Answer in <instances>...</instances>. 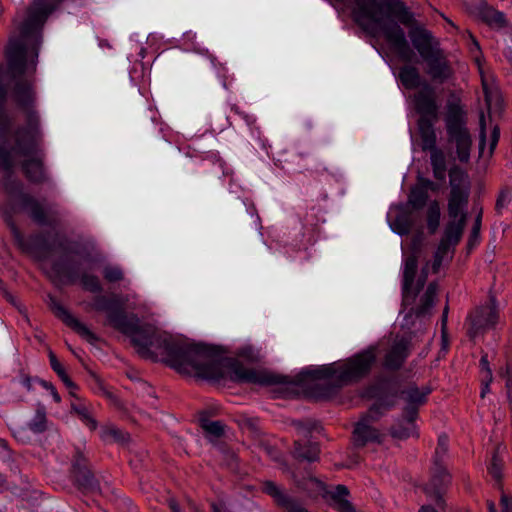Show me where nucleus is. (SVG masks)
Listing matches in <instances>:
<instances>
[{
    "instance_id": "9b49d317",
    "label": "nucleus",
    "mask_w": 512,
    "mask_h": 512,
    "mask_svg": "<svg viewBox=\"0 0 512 512\" xmlns=\"http://www.w3.org/2000/svg\"><path fill=\"white\" fill-rule=\"evenodd\" d=\"M469 335L477 336L482 330L493 327L498 321V311L494 303L482 306L469 316Z\"/></svg>"
},
{
    "instance_id": "4c0bfd02",
    "label": "nucleus",
    "mask_w": 512,
    "mask_h": 512,
    "mask_svg": "<svg viewBox=\"0 0 512 512\" xmlns=\"http://www.w3.org/2000/svg\"><path fill=\"white\" fill-rule=\"evenodd\" d=\"M103 276L108 282H118L123 279V272L118 266L108 265L104 267Z\"/></svg>"
},
{
    "instance_id": "bf43d9fd",
    "label": "nucleus",
    "mask_w": 512,
    "mask_h": 512,
    "mask_svg": "<svg viewBox=\"0 0 512 512\" xmlns=\"http://www.w3.org/2000/svg\"><path fill=\"white\" fill-rule=\"evenodd\" d=\"M168 505H169V507L171 508V510L173 512H179L180 511L179 505H178V503L176 502L175 499H173V498L169 499Z\"/></svg>"
},
{
    "instance_id": "5fc2aeb1",
    "label": "nucleus",
    "mask_w": 512,
    "mask_h": 512,
    "mask_svg": "<svg viewBox=\"0 0 512 512\" xmlns=\"http://www.w3.org/2000/svg\"><path fill=\"white\" fill-rule=\"evenodd\" d=\"M501 505L503 512L512 511V498L508 497L507 495H502Z\"/></svg>"
},
{
    "instance_id": "f257e3e1",
    "label": "nucleus",
    "mask_w": 512,
    "mask_h": 512,
    "mask_svg": "<svg viewBox=\"0 0 512 512\" xmlns=\"http://www.w3.org/2000/svg\"><path fill=\"white\" fill-rule=\"evenodd\" d=\"M93 307L107 312L110 325L130 337L141 357L163 360L179 373L207 380L229 379L262 386L281 382L279 376L265 370L248 369L237 361L221 357L212 347L188 340H175L158 333L151 325H140L136 315L128 316L122 309L115 308L105 296H97Z\"/></svg>"
},
{
    "instance_id": "473e14b6",
    "label": "nucleus",
    "mask_w": 512,
    "mask_h": 512,
    "mask_svg": "<svg viewBox=\"0 0 512 512\" xmlns=\"http://www.w3.org/2000/svg\"><path fill=\"white\" fill-rule=\"evenodd\" d=\"M29 429L34 433H42L47 429V418L43 408L38 409L33 419L28 424Z\"/></svg>"
},
{
    "instance_id": "423d86ee",
    "label": "nucleus",
    "mask_w": 512,
    "mask_h": 512,
    "mask_svg": "<svg viewBox=\"0 0 512 512\" xmlns=\"http://www.w3.org/2000/svg\"><path fill=\"white\" fill-rule=\"evenodd\" d=\"M11 167L12 161L9 153L0 150V172L2 174L0 183L11 202V209L15 210L19 206L27 210L34 221L39 224H45L46 214L44 208L37 200L22 192L21 182L16 181L10 174Z\"/></svg>"
},
{
    "instance_id": "a19ab883",
    "label": "nucleus",
    "mask_w": 512,
    "mask_h": 512,
    "mask_svg": "<svg viewBox=\"0 0 512 512\" xmlns=\"http://www.w3.org/2000/svg\"><path fill=\"white\" fill-rule=\"evenodd\" d=\"M394 229L395 231L400 234V235H404V234H407L409 233L410 231V224L408 222V220L406 219L405 216L401 215V216H398L395 221H394Z\"/></svg>"
},
{
    "instance_id": "2eb2a0df",
    "label": "nucleus",
    "mask_w": 512,
    "mask_h": 512,
    "mask_svg": "<svg viewBox=\"0 0 512 512\" xmlns=\"http://www.w3.org/2000/svg\"><path fill=\"white\" fill-rule=\"evenodd\" d=\"M410 344V337L396 336L385 356V367L388 369H398L409 355L411 347Z\"/></svg>"
},
{
    "instance_id": "49530a36",
    "label": "nucleus",
    "mask_w": 512,
    "mask_h": 512,
    "mask_svg": "<svg viewBox=\"0 0 512 512\" xmlns=\"http://www.w3.org/2000/svg\"><path fill=\"white\" fill-rule=\"evenodd\" d=\"M469 38H470V52L474 55L475 60L479 62V55H480V46L475 37L468 32Z\"/></svg>"
},
{
    "instance_id": "b1692460",
    "label": "nucleus",
    "mask_w": 512,
    "mask_h": 512,
    "mask_svg": "<svg viewBox=\"0 0 512 512\" xmlns=\"http://www.w3.org/2000/svg\"><path fill=\"white\" fill-rule=\"evenodd\" d=\"M295 456L299 459L309 462L316 461L319 455V447L316 443L305 441L301 442L300 439L295 440Z\"/></svg>"
},
{
    "instance_id": "a18cd8bd",
    "label": "nucleus",
    "mask_w": 512,
    "mask_h": 512,
    "mask_svg": "<svg viewBox=\"0 0 512 512\" xmlns=\"http://www.w3.org/2000/svg\"><path fill=\"white\" fill-rule=\"evenodd\" d=\"M488 21L491 24H495V25L501 27V26H503L505 24V16L501 12L492 11L490 13Z\"/></svg>"
},
{
    "instance_id": "4468645a",
    "label": "nucleus",
    "mask_w": 512,
    "mask_h": 512,
    "mask_svg": "<svg viewBox=\"0 0 512 512\" xmlns=\"http://www.w3.org/2000/svg\"><path fill=\"white\" fill-rule=\"evenodd\" d=\"M378 406H373L367 416L361 419L354 429V442L356 445L363 446L369 442H380L381 434L369 424L370 419L378 417Z\"/></svg>"
},
{
    "instance_id": "3c124183",
    "label": "nucleus",
    "mask_w": 512,
    "mask_h": 512,
    "mask_svg": "<svg viewBox=\"0 0 512 512\" xmlns=\"http://www.w3.org/2000/svg\"><path fill=\"white\" fill-rule=\"evenodd\" d=\"M293 426L296 429L297 435L307 437L309 434V429L300 421L293 422Z\"/></svg>"
},
{
    "instance_id": "7c9ffc66",
    "label": "nucleus",
    "mask_w": 512,
    "mask_h": 512,
    "mask_svg": "<svg viewBox=\"0 0 512 512\" xmlns=\"http://www.w3.org/2000/svg\"><path fill=\"white\" fill-rule=\"evenodd\" d=\"M440 206L437 201H432L427 211V226L430 232L433 234L437 231L440 223Z\"/></svg>"
},
{
    "instance_id": "774afa93",
    "label": "nucleus",
    "mask_w": 512,
    "mask_h": 512,
    "mask_svg": "<svg viewBox=\"0 0 512 512\" xmlns=\"http://www.w3.org/2000/svg\"><path fill=\"white\" fill-rule=\"evenodd\" d=\"M5 92L3 90H0V100L4 98Z\"/></svg>"
},
{
    "instance_id": "e433bc0d",
    "label": "nucleus",
    "mask_w": 512,
    "mask_h": 512,
    "mask_svg": "<svg viewBox=\"0 0 512 512\" xmlns=\"http://www.w3.org/2000/svg\"><path fill=\"white\" fill-rule=\"evenodd\" d=\"M202 427L208 435L216 438L220 437L224 431V426L220 421H204Z\"/></svg>"
},
{
    "instance_id": "72a5a7b5",
    "label": "nucleus",
    "mask_w": 512,
    "mask_h": 512,
    "mask_svg": "<svg viewBox=\"0 0 512 512\" xmlns=\"http://www.w3.org/2000/svg\"><path fill=\"white\" fill-rule=\"evenodd\" d=\"M427 199V192L417 186L411 190L408 202L413 208L420 209L426 204Z\"/></svg>"
},
{
    "instance_id": "de8ad7c7",
    "label": "nucleus",
    "mask_w": 512,
    "mask_h": 512,
    "mask_svg": "<svg viewBox=\"0 0 512 512\" xmlns=\"http://www.w3.org/2000/svg\"><path fill=\"white\" fill-rule=\"evenodd\" d=\"M40 384L42 385V387H44L46 390L49 391V393L51 394V396L55 402L59 403L61 401L60 395L58 394L55 387L51 383L41 380Z\"/></svg>"
},
{
    "instance_id": "864d4df0",
    "label": "nucleus",
    "mask_w": 512,
    "mask_h": 512,
    "mask_svg": "<svg viewBox=\"0 0 512 512\" xmlns=\"http://www.w3.org/2000/svg\"><path fill=\"white\" fill-rule=\"evenodd\" d=\"M11 232H12V235H13L14 240L16 241V243L21 248H24L23 237H22L20 231L16 228V226L11 225Z\"/></svg>"
},
{
    "instance_id": "09e8293b",
    "label": "nucleus",
    "mask_w": 512,
    "mask_h": 512,
    "mask_svg": "<svg viewBox=\"0 0 512 512\" xmlns=\"http://www.w3.org/2000/svg\"><path fill=\"white\" fill-rule=\"evenodd\" d=\"M499 140V130L495 126L492 130L490 141H489V151L488 154L491 155L493 153V150L495 149L497 143Z\"/></svg>"
},
{
    "instance_id": "6ab92c4d",
    "label": "nucleus",
    "mask_w": 512,
    "mask_h": 512,
    "mask_svg": "<svg viewBox=\"0 0 512 512\" xmlns=\"http://www.w3.org/2000/svg\"><path fill=\"white\" fill-rule=\"evenodd\" d=\"M480 72H482L480 70ZM482 86L485 94V101L489 113H499L502 110V97L497 87L493 85L492 79H489L481 73Z\"/></svg>"
},
{
    "instance_id": "39448f33",
    "label": "nucleus",
    "mask_w": 512,
    "mask_h": 512,
    "mask_svg": "<svg viewBox=\"0 0 512 512\" xmlns=\"http://www.w3.org/2000/svg\"><path fill=\"white\" fill-rule=\"evenodd\" d=\"M376 361V348L369 347L344 362L324 365L303 371L312 380H327L337 386L357 381L369 373Z\"/></svg>"
},
{
    "instance_id": "393cba45",
    "label": "nucleus",
    "mask_w": 512,
    "mask_h": 512,
    "mask_svg": "<svg viewBox=\"0 0 512 512\" xmlns=\"http://www.w3.org/2000/svg\"><path fill=\"white\" fill-rule=\"evenodd\" d=\"M430 160L435 179L443 181L446 178V159L444 153L437 147L429 149Z\"/></svg>"
},
{
    "instance_id": "0e129e2a",
    "label": "nucleus",
    "mask_w": 512,
    "mask_h": 512,
    "mask_svg": "<svg viewBox=\"0 0 512 512\" xmlns=\"http://www.w3.org/2000/svg\"><path fill=\"white\" fill-rule=\"evenodd\" d=\"M447 313H448V307H445L444 311H443V317H442V321L443 323L446 322V319H447Z\"/></svg>"
},
{
    "instance_id": "5701e85b",
    "label": "nucleus",
    "mask_w": 512,
    "mask_h": 512,
    "mask_svg": "<svg viewBox=\"0 0 512 512\" xmlns=\"http://www.w3.org/2000/svg\"><path fill=\"white\" fill-rule=\"evenodd\" d=\"M415 419L416 417H410L407 416L406 413H404V418L400 421H398L392 428H391V435L394 438L403 440L407 439L411 436L417 435V428L415 425Z\"/></svg>"
},
{
    "instance_id": "f3484780",
    "label": "nucleus",
    "mask_w": 512,
    "mask_h": 512,
    "mask_svg": "<svg viewBox=\"0 0 512 512\" xmlns=\"http://www.w3.org/2000/svg\"><path fill=\"white\" fill-rule=\"evenodd\" d=\"M414 48L420 56L425 59L440 50L437 44L433 43L431 34L424 29H414L409 33Z\"/></svg>"
},
{
    "instance_id": "58836bf2",
    "label": "nucleus",
    "mask_w": 512,
    "mask_h": 512,
    "mask_svg": "<svg viewBox=\"0 0 512 512\" xmlns=\"http://www.w3.org/2000/svg\"><path fill=\"white\" fill-rule=\"evenodd\" d=\"M502 469H503V462L501 459L498 458V456L495 454L493 455L491 462L488 466V471L490 475L497 481L501 480L502 478Z\"/></svg>"
},
{
    "instance_id": "0eeeda50",
    "label": "nucleus",
    "mask_w": 512,
    "mask_h": 512,
    "mask_svg": "<svg viewBox=\"0 0 512 512\" xmlns=\"http://www.w3.org/2000/svg\"><path fill=\"white\" fill-rule=\"evenodd\" d=\"M448 141L455 146L457 159L466 163L470 159L472 138L467 128V114L459 102L447 104L445 117Z\"/></svg>"
},
{
    "instance_id": "dca6fc26",
    "label": "nucleus",
    "mask_w": 512,
    "mask_h": 512,
    "mask_svg": "<svg viewBox=\"0 0 512 512\" xmlns=\"http://www.w3.org/2000/svg\"><path fill=\"white\" fill-rule=\"evenodd\" d=\"M423 60L427 63V72L433 80L443 82L451 76V68L441 50Z\"/></svg>"
},
{
    "instance_id": "9d476101",
    "label": "nucleus",
    "mask_w": 512,
    "mask_h": 512,
    "mask_svg": "<svg viewBox=\"0 0 512 512\" xmlns=\"http://www.w3.org/2000/svg\"><path fill=\"white\" fill-rule=\"evenodd\" d=\"M416 111L420 117L438 120L440 103L435 89L427 83L421 85V89L413 97Z\"/></svg>"
},
{
    "instance_id": "8fccbe9b",
    "label": "nucleus",
    "mask_w": 512,
    "mask_h": 512,
    "mask_svg": "<svg viewBox=\"0 0 512 512\" xmlns=\"http://www.w3.org/2000/svg\"><path fill=\"white\" fill-rule=\"evenodd\" d=\"M420 188L424 189L426 192L428 189L431 191H437L439 189V186L434 183L432 180L421 178L419 180Z\"/></svg>"
},
{
    "instance_id": "c756f323",
    "label": "nucleus",
    "mask_w": 512,
    "mask_h": 512,
    "mask_svg": "<svg viewBox=\"0 0 512 512\" xmlns=\"http://www.w3.org/2000/svg\"><path fill=\"white\" fill-rule=\"evenodd\" d=\"M100 437L105 442H124L127 439L120 429L111 424L101 428Z\"/></svg>"
},
{
    "instance_id": "f8f14e48",
    "label": "nucleus",
    "mask_w": 512,
    "mask_h": 512,
    "mask_svg": "<svg viewBox=\"0 0 512 512\" xmlns=\"http://www.w3.org/2000/svg\"><path fill=\"white\" fill-rule=\"evenodd\" d=\"M449 222L444 229L440 244H444L449 249H453L461 240L464 227L466 225V209H458L457 216H452L448 212Z\"/></svg>"
},
{
    "instance_id": "a211bd4d",
    "label": "nucleus",
    "mask_w": 512,
    "mask_h": 512,
    "mask_svg": "<svg viewBox=\"0 0 512 512\" xmlns=\"http://www.w3.org/2000/svg\"><path fill=\"white\" fill-rule=\"evenodd\" d=\"M430 393L428 388L419 389L416 386H411L402 391V397L406 402L404 413L410 417H417L418 407L426 401V396Z\"/></svg>"
},
{
    "instance_id": "f03ea898",
    "label": "nucleus",
    "mask_w": 512,
    "mask_h": 512,
    "mask_svg": "<svg viewBox=\"0 0 512 512\" xmlns=\"http://www.w3.org/2000/svg\"><path fill=\"white\" fill-rule=\"evenodd\" d=\"M355 22L370 36H383L398 56L410 62L414 55L404 30L395 21L397 17L408 24L410 15L400 0H353Z\"/></svg>"
},
{
    "instance_id": "4d7b16f0",
    "label": "nucleus",
    "mask_w": 512,
    "mask_h": 512,
    "mask_svg": "<svg viewBox=\"0 0 512 512\" xmlns=\"http://www.w3.org/2000/svg\"><path fill=\"white\" fill-rule=\"evenodd\" d=\"M290 512H308L299 502L291 503Z\"/></svg>"
},
{
    "instance_id": "20e7f679",
    "label": "nucleus",
    "mask_w": 512,
    "mask_h": 512,
    "mask_svg": "<svg viewBox=\"0 0 512 512\" xmlns=\"http://www.w3.org/2000/svg\"><path fill=\"white\" fill-rule=\"evenodd\" d=\"M419 249L415 246L413 253L407 257L404 261L402 271V295L403 305L408 308L411 313L416 316H425L430 314L436 297H437V284L435 282L430 283L426 290L419 295L420 290L424 287L427 278L426 265L421 272V275L415 280V275L418 266Z\"/></svg>"
},
{
    "instance_id": "bb28decb",
    "label": "nucleus",
    "mask_w": 512,
    "mask_h": 512,
    "mask_svg": "<svg viewBox=\"0 0 512 512\" xmlns=\"http://www.w3.org/2000/svg\"><path fill=\"white\" fill-rule=\"evenodd\" d=\"M263 491L272 496L276 502L284 506L290 512L291 503H298L296 500L288 497L275 483L266 481L263 484Z\"/></svg>"
},
{
    "instance_id": "c03bdc74",
    "label": "nucleus",
    "mask_w": 512,
    "mask_h": 512,
    "mask_svg": "<svg viewBox=\"0 0 512 512\" xmlns=\"http://www.w3.org/2000/svg\"><path fill=\"white\" fill-rule=\"evenodd\" d=\"M10 128V120L3 109L0 108V134L5 135Z\"/></svg>"
},
{
    "instance_id": "f704fd0d",
    "label": "nucleus",
    "mask_w": 512,
    "mask_h": 512,
    "mask_svg": "<svg viewBox=\"0 0 512 512\" xmlns=\"http://www.w3.org/2000/svg\"><path fill=\"white\" fill-rule=\"evenodd\" d=\"M81 284L84 289L90 292L99 293L102 291L100 281L95 275L83 274L81 277Z\"/></svg>"
},
{
    "instance_id": "338daca9",
    "label": "nucleus",
    "mask_w": 512,
    "mask_h": 512,
    "mask_svg": "<svg viewBox=\"0 0 512 512\" xmlns=\"http://www.w3.org/2000/svg\"><path fill=\"white\" fill-rule=\"evenodd\" d=\"M0 210L4 213V214H7L8 212L6 211V208L4 206H0Z\"/></svg>"
},
{
    "instance_id": "2f4dec72",
    "label": "nucleus",
    "mask_w": 512,
    "mask_h": 512,
    "mask_svg": "<svg viewBox=\"0 0 512 512\" xmlns=\"http://www.w3.org/2000/svg\"><path fill=\"white\" fill-rule=\"evenodd\" d=\"M49 360H50V365H51L52 369L57 373V375L63 381V383L71 390L76 389L77 388L76 385L72 382V380L66 374L63 366L58 361L57 357L55 356V354L52 351L49 352Z\"/></svg>"
},
{
    "instance_id": "1a4fd4ad",
    "label": "nucleus",
    "mask_w": 512,
    "mask_h": 512,
    "mask_svg": "<svg viewBox=\"0 0 512 512\" xmlns=\"http://www.w3.org/2000/svg\"><path fill=\"white\" fill-rule=\"evenodd\" d=\"M447 451V437H439L438 447L435 452L433 474L430 482L425 486V492L432 497L438 505L442 500V490L450 483V475L440 464V459Z\"/></svg>"
},
{
    "instance_id": "a878e982",
    "label": "nucleus",
    "mask_w": 512,
    "mask_h": 512,
    "mask_svg": "<svg viewBox=\"0 0 512 512\" xmlns=\"http://www.w3.org/2000/svg\"><path fill=\"white\" fill-rule=\"evenodd\" d=\"M16 102L21 106H28L34 100L32 84L27 80H19L14 90Z\"/></svg>"
},
{
    "instance_id": "6e6552de",
    "label": "nucleus",
    "mask_w": 512,
    "mask_h": 512,
    "mask_svg": "<svg viewBox=\"0 0 512 512\" xmlns=\"http://www.w3.org/2000/svg\"><path fill=\"white\" fill-rule=\"evenodd\" d=\"M450 197L448 200V212L457 216L458 209H466L469 198V179L467 173L459 167H452L449 171Z\"/></svg>"
},
{
    "instance_id": "c9c22d12",
    "label": "nucleus",
    "mask_w": 512,
    "mask_h": 512,
    "mask_svg": "<svg viewBox=\"0 0 512 512\" xmlns=\"http://www.w3.org/2000/svg\"><path fill=\"white\" fill-rule=\"evenodd\" d=\"M452 253V250L444 246V244H440L437 247V250L434 254V260L432 263L433 272H438L443 260Z\"/></svg>"
},
{
    "instance_id": "ea45409f",
    "label": "nucleus",
    "mask_w": 512,
    "mask_h": 512,
    "mask_svg": "<svg viewBox=\"0 0 512 512\" xmlns=\"http://www.w3.org/2000/svg\"><path fill=\"white\" fill-rule=\"evenodd\" d=\"M481 220H482V214L480 211L475 218V221H474V224H473V227L471 230V234H470V237L468 240V247L470 249L479 241Z\"/></svg>"
},
{
    "instance_id": "ddd939ff",
    "label": "nucleus",
    "mask_w": 512,
    "mask_h": 512,
    "mask_svg": "<svg viewBox=\"0 0 512 512\" xmlns=\"http://www.w3.org/2000/svg\"><path fill=\"white\" fill-rule=\"evenodd\" d=\"M50 308L59 319L67 326L71 327L86 341L93 343L97 340L95 334L83 323L77 320L69 311L61 305L56 299L50 298Z\"/></svg>"
},
{
    "instance_id": "e2e57ef3",
    "label": "nucleus",
    "mask_w": 512,
    "mask_h": 512,
    "mask_svg": "<svg viewBox=\"0 0 512 512\" xmlns=\"http://www.w3.org/2000/svg\"><path fill=\"white\" fill-rule=\"evenodd\" d=\"M419 512H436L431 506H422Z\"/></svg>"
},
{
    "instance_id": "69168bd1",
    "label": "nucleus",
    "mask_w": 512,
    "mask_h": 512,
    "mask_svg": "<svg viewBox=\"0 0 512 512\" xmlns=\"http://www.w3.org/2000/svg\"><path fill=\"white\" fill-rule=\"evenodd\" d=\"M488 508H489V511L490 512H496V507H495V504L494 503H489L488 504Z\"/></svg>"
},
{
    "instance_id": "13d9d810",
    "label": "nucleus",
    "mask_w": 512,
    "mask_h": 512,
    "mask_svg": "<svg viewBox=\"0 0 512 512\" xmlns=\"http://www.w3.org/2000/svg\"><path fill=\"white\" fill-rule=\"evenodd\" d=\"M217 162L219 164V167L222 169L223 175L224 176L230 175V170L225 167V162L221 158H218Z\"/></svg>"
},
{
    "instance_id": "cd10ccee",
    "label": "nucleus",
    "mask_w": 512,
    "mask_h": 512,
    "mask_svg": "<svg viewBox=\"0 0 512 512\" xmlns=\"http://www.w3.org/2000/svg\"><path fill=\"white\" fill-rule=\"evenodd\" d=\"M399 79L407 89H414L421 85L420 74L417 68L406 65L399 70Z\"/></svg>"
},
{
    "instance_id": "6e6d98bb",
    "label": "nucleus",
    "mask_w": 512,
    "mask_h": 512,
    "mask_svg": "<svg viewBox=\"0 0 512 512\" xmlns=\"http://www.w3.org/2000/svg\"><path fill=\"white\" fill-rule=\"evenodd\" d=\"M238 116H240L248 126L254 125L256 121L253 115L247 114L245 112H243V114H239Z\"/></svg>"
},
{
    "instance_id": "c85d7f7f",
    "label": "nucleus",
    "mask_w": 512,
    "mask_h": 512,
    "mask_svg": "<svg viewBox=\"0 0 512 512\" xmlns=\"http://www.w3.org/2000/svg\"><path fill=\"white\" fill-rule=\"evenodd\" d=\"M71 408L89 429L95 430L97 428V421L93 418L89 408L84 403L74 402L71 404Z\"/></svg>"
},
{
    "instance_id": "37998d69",
    "label": "nucleus",
    "mask_w": 512,
    "mask_h": 512,
    "mask_svg": "<svg viewBox=\"0 0 512 512\" xmlns=\"http://www.w3.org/2000/svg\"><path fill=\"white\" fill-rule=\"evenodd\" d=\"M512 199V193L509 190L502 191L497 199L496 208L498 211L507 207Z\"/></svg>"
},
{
    "instance_id": "aec40b11",
    "label": "nucleus",
    "mask_w": 512,
    "mask_h": 512,
    "mask_svg": "<svg viewBox=\"0 0 512 512\" xmlns=\"http://www.w3.org/2000/svg\"><path fill=\"white\" fill-rule=\"evenodd\" d=\"M74 476L78 486L85 492H97L99 485L90 470L84 464L77 460L74 465Z\"/></svg>"
},
{
    "instance_id": "052dcab7",
    "label": "nucleus",
    "mask_w": 512,
    "mask_h": 512,
    "mask_svg": "<svg viewBox=\"0 0 512 512\" xmlns=\"http://www.w3.org/2000/svg\"><path fill=\"white\" fill-rule=\"evenodd\" d=\"M482 381L485 383L484 387L482 388V391H481V397H484L485 394L487 393L488 391V385H489V381L487 380H484V378L482 379Z\"/></svg>"
},
{
    "instance_id": "603ef678",
    "label": "nucleus",
    "mask_w": 512,
    "mask_h": 512,
    "mask_svg": "<svg viewBox=\"0 0 512 512\" xmlns=\"http://www.w3.org/2000/svg\"><path fill=\"white\" fill-rule=\"evenodd\" d=\"M481 366H482L483 373H484V375H483L484 380L491 382L492 381V373L488 367V361H487L486 356L481 358Z\"/></svg>"
},
{
    "instance_id": "680f3d73",
    "label": "nucleus",
    "mask_w": 512,
    "mask_h": 512,
    "mask_svg": "<svg viewBox=\"0 0 512 512\" xmlns=\"http://www.w3.org/2000/svg\"><path fill=\"white\" fill-rule=\"evenodd\" d=\"M230 109L236 115L243 114V111H241L240 108L236 105H231Z\"/></svg>"
},
{
    "instance_id": "7ed1b4c3",
    "label": "nucleus",
    "mask_w": 512,
    "mask_h": 512,
    "mask_svg": "<svg viewBox=\"0 0 512 512\" xmlns=\"http://www.w3.org/2000/svg\"><path fill=\"white\" fill-rule=\"evenodd\" d=\"M42 134L39 127V117L36 112L29 111L26 117L25 127L19 128L15 133V144L11 151L0 150L9 153L14 166V157L23 158L22 170L28 180L40 183L46 180L44 170V153L40 148ZM13 169V167H11ZM11 176L18 181L13 171L10 170Z\"/></svg>"
},
{
    "instance_id": "412c9836",
    "label": "nucleus",
    "mask_w": 512,
    "mask_h": 512,
    "mask_svg": "<svg viewBox=\"0 0 512 512\" xmlns=\"http://www.w3.org/2000/svg\"><path fill=\"white\" fill-rule=\"evenodd\" d=\"M331 506L338 512H357L348 500L349 490L344 485H337L329 493Z\"/></svg>"
},
{
    "instance_id": "79ce46f5",
    "label": "nucleus",
    "mask_w": 512,
    "mask_h": 512,
    "mask_svg": "<svg viewBox=\"0 0 512 512\" xmlns=\"http://www.w3.org/2000/svg\"><path fill=\"white\" fill-rule=\"evenodd\" d=\"M479 125H480L479 150H480V154L483 155L484 154V146L486 144L485 115H484V113L480 114Z\"/></svg>"
},
{
    "instance_id": "4be33fe9",
    "label": "nucleus",
    "mask_w": 512,
    "mask_h": 512,
    "mask_svg": "<svg viewBox=\"0 0 512 512\" xmlns=\"http://www.w3.org/2000/svg\"><path fill=\"white\" fill-rule=\"evenodd\" d=\"M436 121L437 120L425 117H420L418 120V129L422 140L423 150H429L436 147V133L434 130V123Z\"/></svg>"
}]
</instances>
